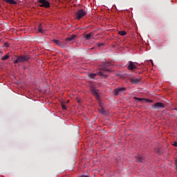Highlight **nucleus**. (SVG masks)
Here are the masks:
<instances>
[{
  "mask_svg": "<svg viewBox=\"0 0 177 177\" xmlns=\"http://www.w3.org/2000/svg\"><path fill=\"white\" fill-rule=\"evenodd\" d=\"M61 106L63 110H67V108L66 107V105L62 103Z\"/></svg>",
  "mask_w": 177,
  "mask_h": 177,
  "instance_id": "obj_22",
  "label": "nucleus"
},
{
  "mask_svg": "<svg viewBox=\"0 0 177 177\" xmlns=\"http://www.w3.org/2000/svg\"><path fill=\"white\" fill-rule=\"evenodd\" d=\"M152 109L155 110H160V109H164L165 105L162 102H156L151 105Z\"/></svg>",
  "mask_w": 177,
  "mask_h": 177,
  "instance_id": "obj_7",
  "label": "nucleus"
},
{
  "mask_svg": "<svg viewBox=\"0 0 177 177\" xmlns=\"http://www.w3.org/2000/svg\"><path fill=\"white\" fill-rule=\"evenodd\" d=\"M173 146H174L175 147H177V142L175 141L174 143L173 144Z\"/></svg>",
  "mask_w": 177,
  "mask_h": 177,
  "instance_id": "obj_24",
  "label": "nucleus"
},
{
  "mask_svg": "<svg viewBox=\"0 0 177 177\" xmlns=\"http://www.w3.org/2000/svg\"><path fill=\"white\" fill-rule=\"evenodd\" d=\"M84 16H86V11L82 9L78 10L75 15V17L77 20H81V18L84 17Z\"/></svg>",
  "mask_w": 177,
  "mask_h": 177,
  "instance_id": "obj_4",
  "label": "nucleus"
},
{
  "mask_svg": "<svg viewBox=\"0 0 177 177\" xmlns=\"http://www.w3.org/2000/svg\"><path fill=\"white\" fill-rule=\"evenodd\" d=\"M38 31L41 34H45V32H46V30L44 29V27L42 26V24H39V27H38Z\"/></svg>",
  "mask_w": 177,
  "mask_h": 177,
  "instance_id": "obj_13",
  "label": "nucleus"
},
{
  "mask_svg": "<svg viewBox=\"0 0 177 177\" xmlns=\"http://www.w3.org/2000/svg\"><path fill=\"white\" fill-rule=\"evenodd\" d=\"M40 5V8H50V3L46 0H39Z\"/></svg>",
  "mask_w": 177,
  "mask_h": 177,
  "instance_id": "obj_8",
  "label": "nucleus"
},
{
  "mask_svg": "<svg viewBox=\"0 0 177 177\" xmlns=\"http://www.w3.org/2000/svg\"><path fill=\"white\" fill-rule=\"evenodd\" d=\"M93 35L95 34L93 32H91L88 35H84V37L87 39V41H89V39H93Z\"/></svg>",
  "mask_w": 177,
  "mask_h": 177,
  "instance_id": "obj_12",
  "label": "nucleus"
},
{
  "mask_svg": "<svg viewBox=\"0 0 177 177\" xmlns=\"http://www.w3.org/2000/svg\"><path fill=\"white\" fill-rule=\"evenodd\" d=\"M82 177H88V176H82Z\"/></svg>",
  "mask_w": 177,
  "mask_h": 177,
  "instance_id": "obj_26",
  "label": "nucleus"
},
{
  "mask_svg": "<svg viewBox=\"0 0 177 177\" xmlns=\"http://www.w3.org/2000/svg\"><path fill=\"white\" fill-rule=\"evenodd\" d=\"M145 100L147 103H153V100H151L145 98Z\"/></svg>",
  "mask_w": 177,
  "mask_h": 177,
  "instance_id": "obj_21",
  "label": "nucleus"
},
{
  "mask_svg": "<svg viewBox=\"0 0 177 177\" xmlns=\"http://www.w3.org/2000/svg\"><path fill=\"white\" fill-rule=\"evenodd\" d=\"M133 99L134 100H138V102H143V100H145V98H139L137 97H134Z\"/></svg>",
  "mask_w": 177,
  "mask_h": 177,
  "instance_id": "obj_19",
  "label": "nucleus"
},
{
  "mask_svg": "<svg viewBox=\"0 0 177 177\" xmlns=\"http://www.w3.org/2000/svg\"><path fill=\"white\" fill-rule=\"evenodd\" d=\"M130 82L132 84H139V82H140V79H138V78H131L130 79Z\"/></svg>",
  "mask_w": 177,
  "mask_h": 177,
  "instance_id": "obj_14",
  "label": "nucleus"
},
{
  "mask_svg": "<svg viewBox=\"0 0 177 177\" xmlns=\"http://www.w3.org/2000/svg\"><path fill=\"white\" fill-rule=\"evenodd\" d=\"M99 112L101 113V114H103V115H105L106 114V111H104V109L102 108L101 109L99 110Z\"/></svg>",
  "mask_w": 177,
  "mask_h": 177,
  "instance_id": "obj_20",
  "label": "nucleus"
},
{
  "mask_svg": "<svg viewBox=\"0 0 177 177\" xmlns=\"http://www.w3.org/2000/svg\"><path fill=\"white\" fill-rule=\"evenodd\" d=\"M119 35H122V37H124V35H127V32L126 31H119L118 32Z\"/></svg>",
  "mask_w": 177,
  "mask_h": 177,
  "instance_id": "obj_18",
  "label": "nucleus"
},
{
  "mask_svg": "<svg viewBox=\"0 0 177 177\" xmlns=\"http://www.w3.org/2000/svg\"><path fill=\"white\" fill-rule=\"evenodd\" d=\"M17 59H15L12 58V62H14L15 64H19L20 63H26L30 60V55H21L16 56Z\"/></svg>",
  "mask_w": 177,
  "mask_h": 177,
  "instance_id": "obj_1",
  "label": "nucleus"
},
{
  "mask_svg": "<svg viewBox=\"0 0 177 177\" xmlns=\"http://www.w3.org/2000/svg\"><path fill=\"white\" fill-rule=\"evenodd\" d=\"M53 42H54V44H56V45H58V46H60L61 48H64V43L63 41L62 42L59 40L53 39Z\"/></svg>",
  "mask_w": 177,
  "mask_h": 177,
  "instance_id": "obj_11",
  "label": "nucleus"
},
{
  "mask_svg": "<svg viewBox=\"0 0 177 177\" xmlns=\"http://www.w3.org/2000/svg\"><path fill=\"white\" fill-rule=\"evenodd\" d=\"M110 66H111V64L106 62L104 64V67L100 69V71H102L106 69L108 71H104V74H106V73H110V69L107 68V67H110Z\"/></svg>",
  "mask_w": 177,
  "mask_h": 177,
  "instance_id": "obj_9",
  "label": "nucleus"
},
{
  "mask_svg": "<svg viewBox=\"0 0 177 177\" xmlns=\"http://www.w3.org/2000/svg\"><path fill=\"white\" fill-rule=\"evenodd\" d=\"M3 55V53L2 51H0V56H2Z\"/></svg>",
  "mask_w": 177,
  "mask_h": 177,
  "instance_id": "obj_25",
  "label": "nucleus"
},
{
  "mask_svg": "<svg viewBox=\"0 0 177 177\" xmlns=\"http://www.w3.org/2000/svg\"><path fill=\"white\" fill-rule=\"evenodd\" d=\"M91 95H93V96H94L95 97L96 100H97L99 102L100 100V95H99V90L95 88V87H93V86H91Z\"/></svg>",
  "mask_w": 177,
  "mask_h": 177,
  "instance_id": "obj_5",
  "label": "nucleus"
},
{
  "mask_svg": "<svg viewBox=\"0 0 177 177\" xmlns=\"http://www.w3.org/2000/svg\"><path fill=\"white\" fill-rule=\"evenodd\" d=\"M129 63V64L127 66L128 70L132 71V70H135V69L138 68V66H136V65H135L133 64V62L130 61Z\"/></svg>",
  "mask_w": 177,
  "mask_h": 177,
  "instance_id": "obj_10",
  "label": "nucleus"
},
{
  "mask_svg": "<svg viewBox=\"0 0 177 177\" xmlns=\"http://www.w3.org/2000/svg\"><path fill=\"white\" fill-rule=\"evenodd\" d=\"M108 71L107 69H104L102 71L100 70V71L97 73H89L88 77L92 80H93V78H96L97 75H99L100 77H103L104 78H107V74L104 73V71Z\"/></svg>",
  "mask_w": 177,
  "mask_h": 177,
  "instance_id": "obj_2",
  "label": "nucleus"
},
{
  "mask_svg": "<svg viewBox=\"0 0 177 177\" xmlns=\"http://www.w3.org/2000/svg\"><path fill=\"white\" fill-rule=\"evenodd\" d=\"M8 59H9V53H8L5 56H3L1 58V60H3V62H5V60H8Z\"/></svg>",
  "mask_w": 177,
  "mask_h": 177,
  "instance_id": "obj_17",
  "label": "nucleus"
},
{
  "mask_svg": "<svg viewBox=\"0 0 177 177\" xmlns=\"http://www.w3.org/2000/svg\"><path fill=\"white\" fill-rule=\"evenodd\" d=\"M127 91V88L125 87H119L117 88H115L113 92L114 96H118V95H122L124 92Z\"/></svg>",
  "mask_w": 177,
  "mask_h": 177,
  "instance_id": "obj_6",
  "label": "nucleus"
},
{
  "mask_svg": "<svg viewBox=\"0 0 177 177\" xmlns=\"http://www.w3.org/2000/svg\"><path fill=\"white\" fill-rule=\"evenodd\" d=\"M75 38H77V35H72L69 36L68 37L66 38L65 40L63 41L64 45H68V44L71 45V44H74Z\"/></svg>",
  "mask_w": 177,
  "mask_h": 177,
  "instance_id": "obj_3",
  "label": "nucleus"
},
{
  "mask_svg": "<svg viewBox=\"0 0 177 177\" xmlns=\"http://www.w3.org/2000/svg\"><path fill=\"white\" fill-rule=\"evenodd\" d=\"M8 3H10L11 5H16L17 2L15 1V0H3Z\"/></svg>",
  "mask_w": 177,
  "mask_h": 177,
  "instance_id": "obj_15",
  "label": "nucleus"
},
{
  "mask_svg": "<svg viewBox=\"0 0 177 177\" xmlns=\"http://www.w3.org/2000/svg\"><path fill=\"white\" fill-rule=\"evenodd\" d=\"M97 46L100 47V46H103L104 44L103 43H97Z\"/></svg>",
  "mask_w": 177,
  "mask_h": 177,
  "instance_id": "obj_23",
  "label": "nucleus"
},
{
  "mask_svg": "<svg viewBox=\"0 0 177 177\" xmlns=\"http://www.w3.org/2000/svg\"><path fill=\"white\" fill-rule=\"evenodd\" d=\"M136 159L137 162H143V158H141V156H136Z\"/></svg>",
  "mask_w": 177,
  "mask_h": 177,
  "instance_id": "obj_16",
  "label": "nucleus"
}]
</instances>
